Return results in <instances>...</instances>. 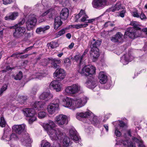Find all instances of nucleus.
<instances>
[{"label":"nucleus","mask_w":147,"mask_h":147,"mask_svg":"<svg viewBox=\"0 0 147 147\" xmlns=\"http://www.w3.org/2000/svg\"><path fill=\"white\" fill-rule=\"evenodd\" d=\"M88 98L86 96L81 98H76L74 99V109L81 108L84 106Z\"/></svg>","instance_id":"nucleus-7"},{"label":"nucleus","mask_w":147,"mask_h":147,"mask_svg":"<svg viewBox=\"0 0 147 147\" xmlns=\"http://www.w3.org/2000/svg\"><path fill=\"white\" fill-rule=\"evenodd\" d=\"M131 25L134 26V28L135 30L137 31V30H141V28L139 27L140 25L138 24L137 22L135 21H133L131 23Z\"/></svg>","instance_id":"nucleus-39"},{"label":"nucleus","mask_w":147,"mask_h":147,"mask_svg":"<svg viewBox=\"0 0 147 147\" xmlns=\"http://www.w3.org/2000/svg\"><path fill=\"white\" fill-rule=\"evenodd\" d=\"M123 35L121 32H118L113 36L111 38V40L112 42H117L121 39Z\"/></svg>","instance_id":"nucleus-27"},{"label":"nucleus","mask_w":147,"mask_h":147,"mask_svg":"<svg viewBox=\"0 0 147 147\" xmlns=\"http://www.w3.org/2000/svg\"><path fill=\"white\" fill-rule=\"evenodd\" d=\"M50 12L52 14V15L54 14L55 13V11L53 9H50L42 13V16H45L48 13Z\"/></svg>","instance_id":"nucleus-45"},{"label":"nucleus","mask_w":147,"mask_h":147,"mask_svg":"<svg viewBox=\"0 0 147 147\" xmlns=\"http://www.w3.org/2000/svg\"><path fill=\"white\" fill-rule=\"evenodd\" d=\"M133 142L138 144V147H145V146L143 143V141L139 136L137 138L134 137L132 138Z\"/></svg>","instance_id":"nucleus-31"},{"label":"nucleus","mask_w":147,"mask_h":147,"mask_svg":"<svg viewBox=\"0 0 147 147\" xmlns=\"http://www.w3.org/2000/svg\"><path fill=\"white\" fill-rule=\"evenodd\" d=\"M26 29L23 27H18L15 29L13 36L15 38H19L22 36L25 32Z\"/></svg>","instance_id":"nucleus-15"},{"label":"nucleus","mask_w":147,"mask_h":147,"mask_svg":"<svg viewBox=\"0 0 147 147\" xmlns=\"http://www.w3.org/2000/svg\"><path fill=\"white\" fill-rule=\"evenodd\" d=\"M120 142L121 144H123L124 146H126L127 147H136V146L131 142L128 140H121Z\"/></svg>","instance_id":"nucleus-33"},{"label":"nucleus","mask_w":147,"mask_h":147,"mask_svg":"<svg viewBox=\"0 0 147 147\" xmlns=\"http://www.w3.org/2000/svg\"><path fill=\"white\" fill-rule=\"evenodd\" d=\"M56 1H58L59 2L62 4L64 6H65L66 5V3L68 2V1L67 0H55Z\"/></svg>","instance_id":"nucleus-53"},{"label":"nucleus","mask_w":147,"mask_h":147,"mask_svg":"<svg viewBox=\"0 0 147 147\" xmlns=\"http://www.w3.org/2000/svg\"><path fill=\"white\" fill-rule=\"evenodd\" d=\"M26 125L24 124L19 125H14L12 127V131L18 135L21 134L26 127Z\"/></svg>","instance_id":"nucleus-11"},{"label":"nucleus","mask_w":147,"mask_h":147,"mask_svg":"<svg viewBox=\"0 0 147 147\" xmlns=\"http://www.w3.org/2000/svg\"><path fill=\"white\" fill-rule=\"evenodd\" d=\"M96 81L93 78L88 79L85 83L86 86L90 89L94 88L96 86Z\"/></svg>","instance_id":"nucleus-20"},{"label":"nucleus","mask_w":147,"mask_h":147,"mask_svg":"<svg viewBox=\"0 0 147 147\" xmlns=\"http://www.w3.org/2000/svg\"><path fill=\"white\" fill-rule=\"evenodd\" d=\"M50 144L47 141L43 140L41 141V147H50Z\"/></svg>","instance_id":"nucleus-40"},{"label":"nucleus","mask_w":147,"mask_h":147,"mask_svg":"<svg viewBox=\"0 0 147 147\" xmlns=\"http://www.w3.org/2000/svg\"><path fill=\"white\" fill-rule=\"evenodd\" d=\"M123 8V7L121 6V3L118 2L115 5L113 6L110 9V11L112 12H114L115 11L121 10Z\"/></svg>","instance_id":"nucleus-30"},{"label":"nucleus","mask_w":147,"mask_h":147,"mask_svg":"<svg viewBox=\"0 0 147 147\" xmlns=\"http://www.w3.org/2000/svg\"><path fill=\"white\" fill-rule=\"evenodd\" d=\"M98 78L99 79V82L101 84H105L107 81V77L106 73L103 71L100 72Z\"/></svg>","instance_id":"nucleus-25"},{"label":"nucleus","mask_w":147,"mask_h":147,"mask_svg":"<svg viewBox=\"0 0 147 147\" xmlns=\"http://www.w3.org/2000/svg\"><path fill=\"white\" fill-rule=\"evenodd\" d=\"M119 129H120L116 127H115V134L117 136L120 137L121 135V132L119 131Z\"/></svg>","instance_id":"nucleus-49"},{"label":"nucleus","mask_w":147,"mask_h":147,"mask_svg":"<svg viewBox=\"0 0 147 147\" xmlns=\"http://www.w3.org/2000/svg\"><path fill=\"white\" fill-rule=\"evenodd\" d=\"M7 88V86L6 85H4L2 87L0 90L2 93L6 90Z\"/></svg>","instance_id":"nucleus-58"},{"label":"nucleus","mask_w":147,"mask_h":147,"mask_svg":"<svg viewBox=\"0 0 147 147\" xmlns=\"http://www.w3.org/2000/svg\"><path fill=\"white\" fill-rule=\"evenodd\" d=\"M65 73L64 70L61 68L57 69L54 73V77L58 81H61L65 77Z\"/></svg>","instance_id":"nucleus-12"},{"label":"nucleus","mask_w":147,"mask_h":147,"mask_svg":"<svg viewBox=\"0 0 147 147\" xmlns=\"http://www.w3.org/2000/svg\"><path fill=\"white\" fill-rule=\"evenodd\" d=\"M44 105L41 101H36L32 104V107L36 110H40L43 108Z\"/></svg>","instance_id":"nucleus-32"},{"label":"nucleus","mask_w":147,"mask_h":147,"mask_svg":"<svg viewBox=\"0 0 147 147\" xmlns=\"http://www.w3.org/2000/svg\"><path fill=\"white\" fill-rule=\"evenodd\" d=\"M3 3L5 5L10 4L13 2V0H3Z\"/></svg>","instance_id":"nucleus-54"},{"label":"nucleus","mask_w":147,"mask_h":147,"mask_svg":"<svg viewBox=\"0 0 147 147\" xmlns=\"http://www.w3.org/2000/svg\"><path fill=\"white\" fill-rule=\"evenodd\" d=\"M37 22L36 16L34 14H31L29 16L28 19L26 22V26L28 30L32 28Z\"/></svg>","instance_id":"nucleus-9"},{"label":"nucleus","mask_w":147,"mask_h":147,"mask_svg":"<svg viewBox=\"0 0 147 147\" xmlns=\"http://www.w3.org/2000/svg\"><path fill=\"white\" fill-rule=\"evenodd\" d=\"M137 31L136 30L133 28H128L125 32L124 36H127L131 38H136L138 36L137 35Z\"/></svg>","instance_id":"nucleus-18"},{"label":"nucleus","mask_w":147,"mask_h":147,"mask_svg":"<svg viewBox=\"0 0 147 147\" xmlns=\"http://www.w3.org/2000/svg\"><path fill=\"white\" fill-rule=\"evenodd\" d=\"M18 15V13L17 12H14L11 13L5 17V20H13L16 18Z\"/></svg>","instance_id":"nucleus-26"},{"label":"nucleus","mask_w":147,"mask_h":147,"mask_svg":"<svg viewBox=\"0 0 147 147\" xmlns=\"http://www.w3.org/2000/svg\"><path fill=\"white\" fill-rule=\"evenodd\" d=\"M49 87L50 89H54L57 92L61 91L63 85L57 81H52L50 84Z\"/></svg>","instance_id":"nucleus-17"},{"label":"nucleus","mask_w":147,"mask_h":147,"mask_svg":"<svg viewBox=\"0 0 147 147\" xmlns=\"http://www.w3.org/2000/svg\"><path fill=\"white\" fill-rule=\"evenodd\" d=\"M23 112L24 115L28 117H30L36 115L34 110L32 109H25Z\"/></svg>","instance_id":"nucleus-24"},{"label":"nucleus","mask_w":147,"mask_h":147,"mask_svg":"<svg viewBox=\"0 0 147 147\" xmlns=\"http://www.w3.org/2000/svg\"><path fill=\"white\" fill-rule=\"evenodd\" d=\"M38 117L40 119H42L45 117L47 116L46 113L43 111H41L38 113Z\"/></svg>","instance_id":"nucleus-43"},{"label":"nucleus","mask_w":147,"mask_h":147,"mask_svg":"<svg viewBox=\"0 0 147 147\" xmlns=\"http://www.w3.org/2000/svg\"><path fill=\"white\" fill-rule=\"evenodd\" d=\"M24 9L25 11H30L32 10V8L28 6H25Z\"/></svg>","instance_id":"nucleus-61"},{"label":"nucleus","mask_w":147,"mask_h":147,"mask_svg":"<svg viewBox=\"0 0 147 147\" xmlns=\"http://www.w3.org/2000/svg\"><path fill=\"white\" fill-rule=\"evenodd\" d=\"M51 61V64L52 67L54 69L59 68V64L61 63V59H59L56 58H51L50 59Z\"/></svg>","instance_id":"nucleus-22"},{"label":"nucleus","mask_w":147,"mask_h":147,"mask_svg":"<svg viewBox=\"0 0 147 147\" xmlns=\"http://www.w3.org/2000/svg\"><path fill=\"white\" fill-rule=\"evenodd\" d=\"M63 105L65 107H68L70 109H74V100L66 97L63 100Z\"/></svg>","instance_id":"nucleus-14"},{"label":"nucleus","mask_w":147,"mask_h":147,"mask_svg":"<svg viewBox=\"0 0 147 147\" xmlns=\"http://www.w3.org/2000/svg\"><path fill=\"white\" fill-rule=\"evenodd\" d=\"M53 96L52 94L49 92H44L40 95L39 97L41 99H47L48 100L52 98Z\"/></svg>","instance_id":"nucleus-28"},{"label":"nucleus","mask_w":147,"mask_h":147,"mask_svg":"<svg viewBox=\"0 0 147 147\" xmlns=\"http://www.w3.org/2000/svg\"><path fill=\"white\" fill-rule=\"evenodd\" d=\"M69 136L70 138L74 141H78L79 140L77 131L72 129H70L69 131Z\"/></svg>","instance_id":"nucleus-23"},{"label":"nucleus","mask_w":147,"mask_h":147,"mask_svg":"<svg viewBox=\"0 0 147 147\" xmlns=\"http://www.w3.org/2000/svg\"><path fill=\"white\" fill-rule=\"evenodd\" d=\"M90 47L91 49H96L98 48V47L100 45L101 42L98 40H96L94 39H93L91 41Z\"/></svg>","instance_id":"nucleus-29"},{"label":"nucleus","mask_w":147,"mask_h":147,"mask_svg":"<svg viewBox=\"0 0 147 147\" xmlns=\"http://www.w3.org/2000/svg\"><path fill=\"white\" fill-rule=\"evenodd\" d=\"M76 118L79 120H81V118H89L90 120L92 123H96L98 120L97 117L90 111L85 112L84 113H78L76 114Z\"/></svg>","instance_id":"nucleus-4"},{"label":"nucleus","mask_w":147,"mask_h":147,"mask_svg":"<svg viewBox=\"0 0 147 147\" xmlns=\"http://www.w3.org/2000/svg\"><path fill=\"white\" fill-rule=\"evenodd\" d=\"M140 17L142 20H144L146 18V16L143 12H142L140 15Z\"/></svg>","instance_id":"nucleus-55"},{"label":"nucleus","mask_w":147,"mask_h":147,"mask_svg":"<svg viewBox=\"0 0 147 147\" xmlns=\"http://www.w3.org/2000/svg\"><path fill=\"white\" fill-rule=\"evenodd\" d=\"M28 119V122L29 124H32L33 122L36 120V115L32 117H29Z\"/></svg>","instance_id":"nucleus-42"},{"label":"nucleus","mask_w":147,"mask_h":147,"mask_svg":"<svg viewBox=\"0 0 147 147\" xmlns=\"http://www.w3.org/2000/svg\"><path fill=\"white\" fill-rule=\"evenodd\" d=\"M85 57V56L82 54V55H77L75 57V59L76 61L80 64L82 61L83 59H84Z\"/></svg>","instance_id":"nucleus-37"},{"label":"nucleus","mask_w":147,"mask_h":147,"mask_svg":"<svg viewBox=\"0 0 147 147\" xmlns=\"http://www.w3.org/2000/svg\"><path fill=\"white\" fill-rule=\"evenodd\" d=\"M9 137V136H8L6 134H4L2 138L3 139L7 141L6 139L8 137Z\"/></svg>","instance_id":"nucleus-63"},{"label":"nucleus","mask_w":147,"mask_h":147,"mask_svg":"<svg viewBox=\"0 0 147 147\" xmlns=\"http://www.w3.org/2000/svg\"><path fill=\"white\" fill-rule=\"evenodd\" d=\"M133 59L132 56H130L128 55H124L121 58V62L123 65H126L128 63V62L131 61Z\"/></svg>","instance_id":"nucleus-21"},{"label":"nucleus","mask_w":147,"mask_h":147,"mask_svg":"<svg viewBox=\"0 0 147 147\" xmlns=\"http://www.w3.org/2000/svg\"><path fill=\"white\" fill-rule=\"evenodd\" d=\"M27 99L26 97L24 96H20L18 99V100L20 101L21 103H24L25 101Z\"/></svg>","instance_id":"nucleus-48"},{"label":"nucleus","mask_w":147,"mask_h":147,"mask_svg":"<svg viewBox=\"0 0 147 147\" xmlns=\"http://www.w3.org/2000/svg\"><path fill=\"white\" fill-rule=\"evenodd\" d=\"M33 46H30L28 47L26 49L24 50V51L25 52V53H26L28 51L31 50V49L33 47Z\"/></svg>","instance_id":"nucleus-62"},{"label":"nucleus","mask_w":147,"mask_h":147,"mask_svg":"<svg viewBox=\"0 0 147 147\" xmlns=\"http://www.w3.org/2000/svg\"><path fill=\"white\" fill-rule=\"evenodd\" d=\"M59 101L57 99H55L53 102L48 106L47 109L49 114L52 115L57 111L59 107Z\"/></svg>","instance_id":"nucleus-5"},{"label":"nucleus","mask_w":147,"mask_h":147,"mask_svg":"<svg viewBox=\"0 0 147 147\" xmlns=\"http://www.w3.org/2000/svg\"><path fill=\"white\" fill-rule=\"evenodd\" d=\"M6 124V122L3 115L1 116L0 121V126L2 127H5Z\"/></svg>","instance_id":"nucleus-44"},{"label":"nucleus","mask_w":147,"mask_h":147,"mask_svg":"<svg viewBox=\"0 0 147 147\" xmlns=\"http://www.w3.org/2000/svg\"><path fill=\"white\" fill-rule=\"evenodd\" d=\"M36 78L38 79H41L43 77L42 74L41 73H38L36 74Z\"/></svg>","instance_id":"nucleus-60"},{"label":"nucleus","mask_w":147,"mask_h":147,"mask_svg":"<svg viewBox=\"0 0 147 147\" xmlns=\"http://www.w3.org/2000/svg\"><path fill=\"white\" fill-rule=\"evenodd\" d=\"M22 77V74L21 71H20L14 77V79L16 80H20Z\"/></svg>","instance_id":"nucleus-47"},{"label":"nucleus","mask_w":147,"mask_h":147,"mask_svg":"<svg viewBox=\"0 0 147 147\" xmlns=\"http://www.w3.org/2000/svg\"><path fill=\"white\" fill-rule=\"evenodd\" d=\"M90 54L91 56L93 58V61H95L100 55L99 50L98 48L96 49H91Z\"/></svg>","instance_id":"nucleus-19"},{"label":"nucleus","mask_w":147,"mask_h":147,"mask_svg":"<svg viewBox=\"0 0 147 147\" xmlns=\"http://www.w3.org/2000/svg\"><path fill=\"white\" fill-rule=\"evenodd\" d=\"M95 67L93 66H86L80 69L79 72L82 75L88 76L95 73Z\"/></svg>","instance_id":"nucleus-6"},{"label":"nucleus","mask_w":147,"mask_h":147,"mask_svg":"<svg viewBox=\"0 0 147 147\" xmlns=\"http://www.w3.org/2000/svg\"><path fill=\"white\" fill-rule=\"evenodd\" d=\"M107 0H93L92 5L94 7L100 9L107 5Z\"/></svg>","instance_id":"nucleus-13"},{"label":"nucleus","mask_w":147,"mask_h":147,"mask_svg":"<svg viewBox=\"0 0 147 147\" xmlns=\"http://www.w3.org/2000/svg\"><path fill=\"white\" fill-rule=\"evenodd\" d=\"M65 29H63L59 31L57 34H56L57 37H59V36L64 34L65 32Z\"/></svg>","instance_id":"nucleus-46"},{"label":"nucleus","mask_w":147,"mask_h":147,"mask_svg":"<svg viewBox=\"0 0 147 147\" xmlns=\"http://www.w3.org/2000/svg\"><path fill=\"white\" fill-rule=\"evenodd\" d=\"M25 20L24 19H22L21 21L19 22V23L17 24L18 26H21L23 25L25 22Z\"/></svg>","instance_id":"nucleus-59"},{"label":"nucleus","mask_w":147,"mask_h":147,"mask_svg":"<svg viewBox=\"0 0 147 147\" xmlns=\"http://www.w3.org/2000/svg\"><path fill=\"white\" fill-rule=\"evenodd\" d=\"M70 142V140L69 138L66 136L65 137L63 141V146L67 147L69 145Z\"/></svg>","instance_id":"nucleus-38"},{"label":"nucleus","mask_w":147,"mask_h":147,"mask_svg":"<svg viewBox=\"0 0 147 147\" xmlns=\"http://www.w3.org/2000/svg\"><path fill=\"white\" fill-rule=\"evenodd\" d=\"M132 14L134 17L137 18L140 17V13H138L137 12H134L132 13Z\"/></svg>","instance_id":"nucleus-56"},{"label":"nucleus","mask_w":147,"mask_h":147,"mask_svg":"<svg viewBox=\"0 0 147 147\" xmlns=\"http://www.w3.org/2000/svg\"><path fill=\"white\" fill-rule=\"evenodd\" d=\"M50 28L49 26H46L43 27H39L37 28L36 30V32L38 34H40L41 32H44L45 31L48 30Z\"/></svg>","instance_id":"nucleus-34"},{"label":"nucleus","mask_w":147,"mask_h":147,"mask_svg":"<svg viewBox=\"0 0 147 147\" xmlns=\"http://www.w3.org/2000/svg\"><path fill=\"white\" fill-rule=\"evenodd\" d=\"M65 64L67 65H69L71 64V62L70 59L68 58H65L63 61Z\"/></svg>","instance_id":"nucleus-51"},{"label":"nucleus","mask_w":147,"mask_h":147,"mask_svg":"<svg viewBox=\"0 0 147 147\" xmlns=\"http://www.w3.org/2000/svg\"><path fill=\"white\" fill-rule=\"evenodd\" d=\"M55 126L53 121L49 120L44 123L42 126L52 140L60 141L64 136V134L59 128H55Z\"/></svg>","instance_id":"nucleus-1"},{"label":"nucleus","mask_w":147,"mask_h":147,"mask_svg":"<svg viewBox=\"0 0 147 147\" xmlns=\"http://www.w3.org/2000/svg\"><path fill=\"white\" fill-rule=\"evenodd\" d=\"M49 47H50L51 49H55L58 46V44L57 42H52L48 44Z\"/></svg>","instance_id":"nucleus-41"},{"label":"nucleus","mask_w":147,"mask_h":147,"mask_svg":"<svg viewBox=\"0 0 147 147\" xmlns=\"http://www.w3.org/2000/svg\"><path fill=\"white\" fill-rule=\"evenodd\" d=\"M119 123H118L119 126L118 128L119 129L121 127H123L124 125V123L122 121H120L119 122Z\"/></svg>","instance_id":"nucleus-57"},{"label":"nucleus","mask_w":147,"mask_h":147,"mask_svg":"<svg viewBox=\"0 0 147 147\" xmlns=\"http://www.w3.org/2000/svg\"><path fill=\"white\" fill-rule=\"evenodd\" d=\"M121 10V11L120 12L119 16L123 18L125 16V14L126 12L125 9L123 8Z\"/></svg>","instance_id":"nucleus-52"},{"label":"nucleus","mask_w":147,"mask_h":147,"mask_svg":"<svg viewBox=\"0 0 147 147\" xmlns=\"http://www.w3.org/2000/svg\"><path fill=\"white\" fill-rule=\"evenodd\" d=\"M88 24L87 23L78 24L76 25H73L72 27L73 28L76 29H78L80 28H84L86 27Z\"/></svg>","instance_id":"nucleus-36"},{"label":"nucleus","mask_w":147,"mask_h":147,"mask_svg":"<svg viewBox=\"0 0 147 147\" xmlns=\"http://www.w3.org/2000/svg\"><path fill=\"white\" fill-rule=\"evenodd\" d=\"M95 20L94 19H92L90 20H88L87 22V24L88 23H91L94 22Z\"/></svg>","instance_id":"nucleus-64"},{"label":"nucleus","mask_w":147,"mask_h":147,"mask_svg":"<svg viewBox=\"0 0 147 147\" xmlns=\"http://www.w3.org/2000/svg\"><path fill=\"white\" fill-rule=\"evenodd\" d=\"M81 17H82L81 19V22L87 23V19L88 18V17L86 14L85 11L84 10H81L79 14L75 16L76 19V21L77 22L78 19Z\"/></svg>","instance_id":"nucleus-16"},{"label":"nucleus","mask_w":147,"mask_h":147,"mask_svg":"<svg viewBox=\"0 0 147 147\" xmlns=\"http://www.w3.org/2000/svg\"><path fill=\"white\" fill-rule=\"evenodd\" d=\"M83 92L82 87L78 84L66 87L65 90V94L67 95H71Z\"/></svg>","instance_id":"nucleus-2"},{"label":"nucleus","mask_w":147,"mask_h":147,"mask_svg":"<svg viewBox=\"0 0 147 147\" xmlns=\"http://www.w3.org/2000/svg\"><path fill=\"white\" fill-rule=\"evenodd\" d=\"M67 116L60 114L57 116L55 119V123L59 126H61L68 123Z\"/></svg>","instance_id":"nucleus-8"},{"label":"nucleus","mask_w":147,"mask_h":147,"mask_svg":"<svg viewBox=\"0 0 147 147\" xmlns=\"http://www.w3.org/2000/svg\"><path fill=\"white\" fill-rule=\"evenodd\" d=\"M18 137L17 136L16 133H12L10 136L9 137H8L6 140L7 141L10 140H17L19 139Z\"/></svg>","instance_id":"nucleus-35"},{"label":"nucleus","mask_w":147,"mask_h":147,"mask_svg":"<svg viewBox=\"0 0 147 147\" xmlns=\"http://www.w3.org/2000/svg\"><path fill=\"white\" fill-rule=\"evenodd\" d=\"M113 23H112L111 22L108 21L106 22L104 24V27L105 28L109 26H114Z\"/></svg>","instance_id":"nucleus-50"},{"label":"nucleus","mask_w":147,"mask_h":147,"mask_svg":"<svg viewBox=\"0 0 147 147\" xmlns=\"http://www.w3.org/2000/svg\"><path fill=\"white\" fill-rule=\"evenodd\" d=\"M19 140L23 145L28 147H31L30 143L32 141L30 138L29 134L28 133L22 135L19 138Z\"/></svg>","instance_id":"nucleus-10"},{"label":"nucleus","mask_w":147,"mask_h":147,"mask_svg":"<svg viewBox=\"0 0 147 147\" xmlns=\"http://www.w3.org/2000/svg\"><path fill=\"white\" fill-rule=\"evenodd\" d=\"M69 14L68 9L66 8H63L61 11L60 13V17L57 16L55 19L54 28L56 30L62 24L61 18L64 20L68 18Z\"/></svg>","instance_id":"nucleus-3"}]
</instances>
